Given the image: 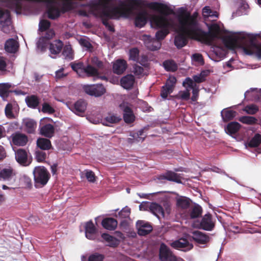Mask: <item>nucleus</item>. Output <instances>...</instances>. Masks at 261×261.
<instances>
[{
  "mask_svg": "<svg viewBox=\"0 0 261 261\" xmlns=\"http://www.w3.org/2000/svg\"><path fill=\"white\" fill-rule=\"evenodd\" d=\"M198 13L194 12L191 14L190 12H185L181 16L180 20L181 25L184 27L189 34H192L198 40H203L208 43H211L218 38L220 31L219 26L215 23L208 22V32H204L200 29L198 22Z\"/></svg>",
  "mask_w": 261,
  "mask_h": 261,
  "instance_id": "nucleus-1",
  "label": "nucleus"
},
{
  "mask_svg": "<svg viewBox=\"0 0 261 261\" xmlns=\"http://www.w3.org/2000/svg\"><path fill=\"white\" fill-rule=\"evenodd\" d=\"M150 7L160 13L159 15L153 14L150 16L151 26L161 29L155 34V39L160 41L169 34L170 30H173L175 29V20L173 17L170 16L174 12L167 5L159 3H151Z\"/></svg>",
  "mask_w": 261,
  "mask_h": 261,
  "instance_id": "nucleus-2",
  "label": "nucleus"
},
{
  "mask_svg": "<svg viewBox=\"0 0 261 261\" xmlns=\"http://www.w3.org/2000/svg\"><path fill=\"white\" fill-rule=\"evenodd\" d=\"M223 41L228 48L243 47L248 54L261 57V36L246 33H233L225 36Z\"/></svg>",
  "mask_w": 261,
  "mask_h": 261,
  "instance_id": "nucleus-3",
  "label": "nucleus"
},
{
  "mask_svg": "<svg viewBox=\"0 0 261 261\" xmlns=\"http://www.w3.org/2000/svg\"><path fill=\"white\" fill-rule=\"evenodd\" d=\"M99 9V14L102 18L103 24L111 32L114 31V28L107 20H106V18L117 19L120 16L126 17L132 12L131 8L129 5L121 4L118 7H112L106 3V0L100 2Z\"/></svg>",
  "mask_w": 261,
  "mask_h": 261,
  "instance_id": "nucleus-4",
  "label": "nucleus"
},
{
  "mask_svg": "<svg viewBox=\"0 0 261 261\" xmlns=\"http://www.w3.org/2000/svg\"><path fill=\"white\" fill-rule=\"evenodd\" d=\"M185 12H189L183 8L179 9L177 15L178 24L176 25L175 24V29H173L174 31L177 33V34L175 37L174 44L178 48H180L186 45L188 38L198 40V37H196V36L195 37L192 34H189L187 32V31L186 30V29L181 25L180 18L181 16Z\"/></svg>",
  "mask_w": 261,
  "mask_h": 261,
  "instance_id": "nucleus-5",
  "label": "nucleus"
},
{
  "mask_svg": "<svg viewBox=\"0 0 261 261\" xmlns=\"http://www.w3.org/2000/svg\"><path fill=\"white\" fill-rule=\"evenodd\" d=\"M70 65L72 69L81 77L93 76L96 78L99 77L98 69L91 65H88L85 67L83 62L75 61L71 62Z\"/></svg>",
  "mask_w": 261,
  "mask_h": 261,
  "instance_id": "nucleus-6",
  "label": "nucleus"
},
{
  "mask_svg": "<svg viewBox=\"0 0 261 261\" xmlns=\"http://www.w3.org/2000/svg\"><path fill=\"white\" fill-rule=\"evenodd\" d=\"M34 186L36 188L44 187L50 178L49 171L44 166L36 167L33 172Z\"/></svg>",
  "mask_w": 261,
  "mask_h": 261,
  "instance_id": "nucleus-7",
  "label": "nucleus"
},
{
  "mask_svg": "<svg viewBox=\"0 0 261 261\" xmlns=\"http://www.w3.org/2000/svg\"><path fill=\"white\" fill-rule=\"evenodd\" d=\"M0 27L2 31L5 33H9L12 30L10 13L7 10H0Z\"/></svg>",
  "mask_w": 261,
  "mask_h": 261,
  "instance_id": "nucleus-8",
  "label": "nucleus"
},
{
  "mask_svg": "<svg viewBox=\"0 0 261 261\" xmlns=\"http://www.w3.org/2000/svg\"><path fill=\"white\" fill-rule=\"evenodd\" d=\"M83 89L87 94L96 97L100 96L106 92L104 87L100 84L84 85Z\"/></svg>",
  "mask_w": 261,
  "mask_h": 261,
  "instance_id": "nucleus-9",
  "label": "nucleus"
},
{
  "mask_svg": "<svg viewBox=\"0 0 261 261\" xmlns=\"http://www.w3.org/2000/svg\"><path fill=\"white\" fill-rule=\"evenodd\" d=\"M215 226V221L213 220L212 215L210 213L204 215L200 223V228L206 231H211Z\"/></svg>",
  "mask_w": 261,
  "mask_h": 261,
  "instance_id": "nucleus-10",
  "label": "nucleus"
},
{
  "mask_svg": "<svg viewBox=\"0 0 261 261\" xmlns=\"http://www.w3.org/2000/svg\"><path fill=\"white\" fill-rule=\"evenodd\" d=\"M202 14L206 25H208V22L215 21L219 16L217 12L212 10L208 6H205L202 9Z\"/></svg>",
  "mask_w": 261,
  "mask_h": 261,
  "instance_id": "nucleus-11",
  "label": "nucleus"
},
{
  "mask_svg": "<svg viewBox=\"0 0 261 261\" xmlns=\"http://www.w3.org/2000/svg\"><path fill=\"white\" fill-rule=\"evenodd\" d=\"M176 82V78L173 76H170L166 81V85L163 87L161 93L163 98H167L168 95L172 92Z\"/></svg>",
  "mask_w": 261,
  "mask_h": 261,
  "instance_id": "nucleus-12",
  "label": "nucleus"
},
{
  "mask_svg": "<svg viewBox=\"0 0 261 261\" xmlns=\"http://www.w3.org/2000/svg\"><path fill=\"white\" fill-rule=\"evenodd\" d=\"M170 245L173 248L183 251L189 250L193 247V245L187 239L182 238L173 241Z\"/></svg>",
  "mask_w": 261,
  "mask_h": 261,
  "instance_id": "nucleus-13",
  "label": "nucleus"
},
{
  "mask_svg": "<svg viewBox=\"0 0 261 261\" xmlns=\"http://www.w3.org/2000/svg\"><path fill=\"white\" fill-rule=\"evenodd\" d=\"M136 227L138 233L140 236H146L152 230V226L148 222L143 220H138L136 223Z\"/></svg>",
  "mask_w": 261,
  "mask_h": 261,
  "instance_id": "nucleus-14",
  "label": "nucleus"
},
{
  "mask_svg": "<svg viewBox=\"0 0 261 261\" xmlns=\"http://www.w3.org/2000/svg\"><path fill=\"white\" fill-rule=\"evenodd\" d=\"M142 37L146 46L149 49L155 50L160 48L161 43L160 41L152 38L149 35H143Z\"/></svg>",
  "mask_w": 261,
  "mask_h": 261,
  "instance_id": "nucleus-15",
  "label": "nucleus"
},
{
  "mask_svg": "<svg viewBox=\"0 0 261 261\" xmlns=\"http://www.w3.org/2000/svg\"><path fill=\"white\" fill-rule=\"evenodd\" d=\"M119 107L123 112V118L125 122L129 123L134 121L135 120V116L128 104L123 102L120 105Z\"/></svg>",
  "mask_w": 261,
  "mask_h": 261,
  "instance_id": "nucleus-16",
  "label": "nucleus"
},
{
  "mask_svg": "<svg viewBox=\"0 0 261 261\" xmlns=\"http://www.w3.org/2000/svg\"><path fill=\"white\" fill-rule=\"evenodd\" d=\"M192 239L199 244H205L210 241V237L204 233L198 230L192 232Z\"/></svg>",
  "mask_w": 261,
  "mask_h": 261,
  "instance_id": "nucleus-17",
  "label": "nucleus"
},
{
  "mask_svg": "<svg viewBox=\"0 0 261 261\" xmlns=\"http://www.w3.org/2000/svg\"><path fill=\"white\" fill-rule=\"evenodd\" d=\"M181 178L180 174L172 171H167L165 173L160 175L159 177L160 179H166L178 184L181 183Z\"/></svg>",
  "mask_w": 261,
  "mask_h": 261,
  "instance_id": "nucleus-18",
  "label": "nucleus"
},
{
  "mask_svg": "<svg viewBox=\"0 0 261 261\" xmlns=\"http://www.w3.org/2000/svg\"><path fill=\"white\" fill-rule=\"evenodd\" d=\"M174 255L170 249L164 243H162L160 248L159 257L161 261H169L171 257Z\"/></svg>",
  "mask_w": 261,
  "mask_h": 261,
  "instance_id": "nucleus-19",
  "label": "nucleus"
},
{
  "mask_svg": "<svg viewBox=\"0 0 261 261\" xmlns=\"http://www.w3.org/2000/svg\"><path fill=\"white\" fill-rule=\"evenodd\" d=\"M55 34V32L53 30H47L45 35L39 38L37 43L38 48H40L41 51H43L47 44V40L53 38Z\"/></svg>",
  "mask_w": 261,
  "mask_h": 261,
  "instance_id": "nucleus-20",
  "label": "nucleus"
},
{
  "mask_svg": "<svg viewBox=\"0 0 261 261\" xmlns=\"http://www.w3.org/2000/svg\"><path fill=\"white\" fill-rule=\"evenodd\" d=\"M85 229L86 238L89 240L95 239L97 230L92 220L85 224Z\"/></svg>",
  "mask_w": 261,
  "mask_h": 261,
  "instance_id": "nucleus-21",
  "label": "nucleus"
},
{
  "mask_svg": "<svg viewBox=\"0 0 261 261\" xmlns=\"http://www.w3.org/2000/svg\"><path fill=\"white\" fill-rule=\"evenodd\" d=\"M202 211L201 206L198 204H195L189 208L187 215L191 219H195L201 216Z\"/></svg>",
  "mask_w": 261,
  "mask_h": 261,
  "instance_id": "nucleus-22",
  "label": "nucleus"
},
{
  "mask_svg": "<svg viewBox=\"0 0 261 261\" xmlns=\"http://www.w3.org/2000/svg\"><path fill=\"white\" fill-rule=\"evenodd\" d=\"M12 138L13 144L17 146H24L28 141L27 136L20 133L13 134Z\"/></svg>",
  "mask_w": 261,
  "mask_h": 261,
  "instance_id": "nucleus-23",
  "label": "nucleus"
},
{
  "mask_svg": "<svg viewBox=\"0 0 261 261\" xmlns=\"http://www.w3.org/2000/svg\"><path fill=\"white\" fill-rule=\"evenodd\" d=\"M22 126L28 133H34L37 127V123L33 119L25 118L23 120Z\"/></svg>",
  "mask_w": 261,
  "mask_h": 261,
  "instance_id": "nucleus-24",
  "label": "nucleus"
},
{
  "mask_svg": "<svg viewBox=\"0 0 261 261\" xmlns=\"http://www.w3.org/2000/svg\"><path fill=\"white\" fill-rule=\"evenodd\" d=\"M118 223L113 218H106L102 220L101 225L103 228L109 230H114L117 226Z\"/></svg>",
  "mask_w": 261,
  "mask_h": 261,
  "instance_id": "nucleus-25",
  "label": "nucleus"
},
{
  "mask_svg": "<svg viewBox=\"0 0 261 261\" xmlns=\"http://www.w3.org/2000/svg\"><path fill=\"white\" fill-rule=\"evenodd\" d=\"M191 200L187 197L180 196L176 199V206L183 210H187L190 206Z\"/></svg>",
  "mask_w": 261,
  "mask_h": 261,
  "instance_id": "nucleus-26",
  "label": "nucleus"
},
{
  "mask_svg": "<svg viewBox=\"0 0 261 261\" xmlns=\"http://www.w3.org/2000/svg\"><path fill=\"white\" fill-rule=\"evenodd\" d=\"M150 211L155 216L159 218L160 216H164V211L163 207L155 202L150 203L149 206Z\"/></svg>",
  "mask_w": 261,
  "mask_h": 261,
  "instance_id": "nucleus-27",
  "label": "nucleus"
},
{
  "mask_svg": "<svg viewBox=\"0 0 261 261\" xmlns=\"http://www.w3.org/2000/svg\"><path fill=\"white\" fill-rule=\"evenodd\" d=\"M127 66L126 62L123 60H118L114 63L113 71L117 74L122 73L126 69Z\"/></svg>",
  "mask_w": 261,
  "mask_h": 261,
  "instance_id": "nucleus-28",
  "label": "nucleus"
},
{
  "mask_svg": "<svg viewBox=\"0 0 261 261\" xmlns=\"http://www.w3.org/2000/svg\"><path fill=\"white\" fill-rule=\"evenodd\" d=\"M148 17V13L145 11L139 13L135 19L136 25L140 28L143 27L146 23Z\"/></svg>",
  "mask_w": 261,
  "mask_h": 261,
  "instance_id": "nucleus-29",
  "label": "nucleus"
},
{
  "mask_svg": "<svg viewBox=\"0 0 261 261\" xmlns=\"http://www.w3.org/2000/svg\"><path fill=\"white\" fill-rule=\"evenodd\" d=\"M63 44L60 40H55L50 44L49 51L52 55L59 54L62 48Z\"/></svg>",
  "mask_w": 261,
  "mask_h": 261,
  "instance_id": "nucleus-30",
  "label": "nucleus"
},
{
  "mask_svg": "<svg viewBox=\"0 0 261 261\" xmlns=\"http://www.w3.org/2000/svg\"><path fill=\"white\" fill-rule=\"evenodd\" d=\"M18 42L14 39H9L5 43V48L7 52L15 53L18 48Z\"/></svg>",
  "mask_w": 261,
  "mask_h": 261,
  "instance_id": "nucleus-31",
  "label": "nucleus"
},
{
  "mask_svg": "<svg viewBox=\"0 0 261 261\" xmlns=\"http://www.w3.org/2000/svg\"><path fill=\"white\" fill-rule=\"evenodd\" d=\"M135 82V78L133 75L128 74L123 77L120 81L121 85L125 89L131 88Z\"/></svg>",
  "mask_w": 261,
  "mask_h": 261,
  "instance_id": "nucleus-32",
  "label": "nucleus"
},
{
  "mask_svg": "<svg viewBox=\"0 0 261 261\" xmlns=\"http://www.w3.org/2000/svg\"><path fill=\"white\" fill-rule=\"evenodd\" d=\"M121 119L120 116L113 113H109L104 119L103 124L110 126L111 124L118 123Z\"/></svg>",
  "mask_w": 261,
  "mask_h": 261,
  "instance_id": "nucleus-33",
  "label": "nucleus"
},
{
  "mask_svg": "<svg viewBox=\"0 0 261 261\" xmlns=\"http://www.w3.org/2000/svg\"><path fill=\"white\" fill-rule=\"evenodd\" d=\"M102 238L105 240L106 241L109 243L108 246L111 247H116L119 245V241L116 238L108 234V233H102L101 234Z\"/></svg>",
  "mask_w": 261,
  "mask_h": 261,
  "instance_id": "nucleus-34",
  "label": "nucleus"
},
{
  "mask_svg": "<svg viewBox=\"0 0 261 261\" xmlns=\"http://www.w3.org/2000/svg\"><path fill=\"white\" fill-rule=\"evenodd\" d=\"M87 104L84 100H79L74 104V112L78 115L82 116L86 109Z\"/></svg>",
  "mask_w": 261,
  "mask_h": 261,
  "instance_id": "nucleus-35",
  "label": "nucleus"
},
{
  "mask_svg": "<svg viewBox=\"0 0 261 261\" xmlns=\"http://www.w3.org/2000/svg\"><path fill=\"white\" fill-rule=\"evenodd\" d=\"M54 130V127L50 124H46L40 128L41 134L42 135L48 138H50L53 136Z\"/></svg>",
  "mask_w": 261,
  "mask_h": 261,
  "instance_id": "nucleus-36",
  "label": "nucleus"
},
{
  "mask_svg": "<svg viewBox=\"0 0 261 261\" xmlns=\"http://www.w3.org/2000/svg\"><path fill=\"white\" fill-rule=\"evenodd\" d=\"M15 175L16 173L11 167L4 168L0 171V177L4 180H9Z\"/></svg>",
  "mask_w": 261,
  "mask_h": 261,
  "instance_id": "nucleus-37",
  "label": "nucleus"
},
{
  "mask_svg": "<svg viewBox=\"0 0 261 261\" xmlns=\"http://www.w3.org/2000/svg\"><path fill=\"white\" fill-rule=\"evenodd\" d=\"M241 125L237 122H231L228 123L225 130L229 135L236 134L240 129Z\"/></svg>",
  "mask_w": 261,
  "mask_h": 261,
  "instance_id": "nucleus-38",
  "label": "nucleus"
},
{
  "mask_svg": "<svg viewBox=\"0 0 261 261\" xmlns=\"http://www.w3.org/2000/svg\"><path fill=\"white\" fill-rule=\"evenodd\" d=\"M15 158L19 163H25L28 159L27 152L22 149H19L15 152Z\"/></svg>",
  "mask_w": 261,
  "mask_h": 261,
  "instance_id": "nucleus-39",
  "label": "nucleus"
},
{
  "mask_svg": "<svg viewBox=\"0 0 261 261\" xmlns=\"http://www.w3.org/2000/svg\"><path fill=\"white\" fill-rule=\"evenodd\" d=\"M236 112L226 109L221 111V116L224 121L227 122L232 120L236 116Z\"/></svg>",
  "mask_w": 261,
  "mask_h": 261,
  "instance_id": "nucleus-40",
  "label": "nucleus"
},
{
  "mask_svg": "<svg viewBox=\"0 0 261 261\" xmlns=\"http://www.w3.org/2000/svg\"><path fill=\"white\" fill-rule=\"evenodd\" d=\"M25 102L28 106L32 108H36L39 103V99L35 95L27 96L25 98Z\"/></svg>",
  "mask_w": 261,
  "mask_h": 261,
  "instance_id": "nucleus-41",
  "label": "nucleus"
},
{
  "mask_svg": "<svg viewBox=\"0 0 261 261\" xmlns=\"http://www.w3.org/2000/svg\"><path fill=\"white\" fill-rule=\"evenodd\" d=\"M11 85L9 83L0 84V96L4 99L6 98L11 90Z\"/></svg>",
  "mask_w": 261,
  "mask_h": 261,
  "instance_id": "nucleus-42",
  "label": "nucleus"
},
{
  "mask_svg": "<svg viewBox=\"0 0 261 261\" xmlns=\"http://www.w3.org/2000/svg\"><path fill=\"white\" fill-rule=\"evenodd\" d=\"M62 54L65 58L68 60L74 58V52L70 45H66L64 47Z\"/></svg>",
  "mask_w": 261,
  "mask_h": 261,
  "instance_id": "nucleus-43",
  "label": "nucleus"
},
{
  "mask_svg": "<svg viewBox=\"0 0 261 261\" xmlns=\"http://www.w3.org/2000/svg\"><path fill=\"white\" fill-rule=\"evenodd\" d=\"M261 143V136L259 134H255L248 142L246 144V146L250 147H256Z\"/></svg>",
  "mask_w": 261,
  "mask_h": 261,
  "instance_id": "nucleus-44",
  "label": "nucleus"
},
{
  "mask_svg": "<svg viewBox=\"0 0 261 261\" xmlns=\"http://www.w3.org/2000/svg\"><path fill=\"white\" fill-rule=\"evenodd\" d=\"M37 146L43 150L49 149L51 147L50 142L49 140L45 138H40L37 141Z\"/></svg>",
  "mask_w": 261,
  "mask_h": 261,
  "instance_id": "nucleus-45",
  "label": "nucleus"
},
{
  "mask_svg": "<svg viewBox=\"0 0 261 261\" xmlns=\"http://www.w3.org/2000/svg\"><path fill=\"white\" fill-rule=\"evenodd\" d=\"M165 69L168 71H175L177 69V64L172 60H166L163 63Z\"/></svg>",
  "mask_w": 261,
  "mask_h": 261,
  "instance_id": "nucleus-46",
  "label": "nucleus"
},
{
  "mask_svg": "<svg viewBox=\"0 0 261 261\" xmlns=\"http://www.w3.org/2000/svg\"><path fill=\"white\" fill-rule=\"evenodd\" d=\"M82 175H84L90 182H94L96 181V176L94 172L91 170H85L82 172Z\"/></svg>",
  "mask_w": 261,
  "mask_h": 261,
  "instance_id": "nucleus-47",
  "label": "nucleus"
},
{
  "mask_svg": "<svg viewBox=\"0 0 261 261\" xmlns=\"http://www.w3.org/2000/svg\"><path fill=\"white\" fill-rule=\"evenodd\" d=\"M259 110L258 107L255 105H250L246 106L244 109L243 111L246 113L250 115L255 114Z\"/></svg>",
  "mask_w": 261,
  "mask_h": 261,
  "instance_id": "nucleus-48",
  "label": "nucleus"
},
{
  "mask_svg": "<svg viewBox=\"0 0 261 261\" xmlns=\"http://www.w3.org/2000/svg\"><path fill=\"white\" fill-rule=\"evenodd\" d=\"M239 121L246 124H253L256 122L257 119L252 116H242L239 118Z\"/></svg>",
  "mask_w": 261,
  "mask_h": 261,
  "instance_id": "nucleus-49",
  "label": "nucleus"
},
{
  "mask_svg": "<svg viewBox=\"0 0 261 261\" xmlns=\"http://www.w3.org/2000/svg\"><path fill=\"white\" fill-rule=\"evenodd\" d=\"M105 259V255L98 253H94L89 255L88 258V261H103Z\"/></svg>",
  "mask_w": 261,
  "mask_h": 261,
  "instance_id": "nucleus-50",
  "label": "nucleus"
},
{
  "mask_svg": "<svg viewBox=\"0 0 261 261\" xmlns=\"http://www.w3.org/2000/svg\"><path fill=\"white\" fill-rule=\"evenodd\" d=\"M129 59L137 61L139 60V50L136 48H134L129 50Z\"/></svg>",
  "mask_w": 261,
  "mask_h": 261,
  "instance_id": "nucleus-51",
  "label": "nucleus"
},
{
  "mask_svg": "<svg viewBox=\"0 0 261 261\" xmlns=\"http://www.w3.org/2000/svg\"><path fill=\"white\" fill-rule=\"evenodd\" d=\"M50 22L47 20H41L39 24V30L40 32L46 31L50 27Z\"/></svg>",
  "mask_w": 261,
  "mask_h": 261,
  "instance_id": "nucleus-52",
  "label": "nucleus"
},
{
  "mask_svg": "<svg viewBox=\"0 0 261 261\" xmlns=\"http://www.w3.org/2000/svg\"><path fill=\"white\" fill-rule=\"evenodd\" d=\"M182 85L184 87L187 88H189L192 89L196 86L195 83L190 78H187L183 82Z\"/></svg>",
  "mask_w": 261,
  "mask_h": 261,
  "instance_id": "nucleus-53",
  "label": "nucleus"
},
{
  "mask_svg": "<svg viewBox=\"0 0 261 261\" xmlns=\"http://www.w3.org/2000/svg\"><path fill=\"white\" fill-rule=\"evenodd\" d=\"M130 213V210L127 207L123 208L118 214V215L122 218H126L129 217Z\"/></svg>",
  "mask_w": 261,
  "mask_h": 261,
  "instance_id": "nucleus-54",
  "label": "nucleus"
},
{
  "mask_svg": "<svg viewBox=\"0 0 261 261\" xmlns=\"http://www.w3.org/2000/svg\"><path fill=\"white\" fill-rule=\"evenodd\" d=\"M25 188L31 189L32 187V179L28 176L24 175L21 179Z\"/></svg>",
  "mask_w": 261,
  "mask_h": 261,
  "instance_id": "nucleus-55",
  "label": "nucleus"
},
{
  "mask_svg": "<svg viewBox=\"0 0 261 261\" xmlns=\"http://www.w3.org/2000/svg\"><path fill=\"white\" fill-rule=\"evenodd\" d=\"M36 159L38 162H43L45 161L46 153L42 151H37L35 153Z\"/></svg>",
  "mask_w": 261,
  "mask_h": 261,
  "instance_id": "nucleus-56",
  "label": "nucleus"
},
{
  "mask_svg": "<svg viewBox=\"0 0 261 261\" xmlns=\"http://www.w3.org/2000/svg\"><path fill=\"white\" fill-rule=\"evenodd\" d=\"M12 105L8 103L7 105L5 108V114L7 117L9 118H14V114L12 111Z\"/></svg>",
  "mask_w": 261,
  "mask_h": 261,
  "instance_id": "nucleus-57",
  "label": "nucleus"
},
{
  "mask_svg": "<svg viewBox=\"0 0 261 261\" xmlns=\"http://www.w3.org/2000/svg\"><path fill=\"white\" fill-rule=\"evenodd\" d=\"M143 68L138 65H135L133 67V72L136 75L138 76H142L143 74Z\"/></svg>",
  "mask_w": 261,
  "mask_h": 261,
  "instance_id": "nucleus-58",
  "label": "nucleus"
},
{
  "mask_svg": "<svg viewBox=\"0 0 261 261\" xmlns=\"http://www.w3.org/2000/svg\"><path fill=\"white\" fill-rule=\"evenodd\" d=\"M91 63L93 65L96 66L99 69H102L103 68V63L96 57H94L92 58Z\"/></svg>",
  "mask_w": 261,
  "mask_h": 261,
  "instance_id": "nucleus-59",
  "label": "nucleus"
},
{
  "mask_svg": "<svg viewBox=\"0 0 261 261\" xmlns=\"http://www.w3.org/2000/svg\"><path fill=\"white\" fill-rule=\"evenodd\" d=\"M42 111L44 113L52 114L55 112V110L49 104L44 103L42 106Z\"/></svg>",
  "mask_w": 261,
  "mask_h": 261,
  "instance_id": "nucleus-60",
  "label": "nucleus"
},
{
  "mask_svg": "<svg viewBox=\"0 0 261 261\" xmlns=\"http://www.w3.org/2000/svg\"><path fill=\"white\" fill-rule=\"evenodd\" d=\"M193 61L197 62L198 64L203 65L204 63L202 55L199 54H195L192 55Z\"/></svg>",
  "mask_w": 261,
  "mask_h": 261,
  "instance_id": "nucleus-61",
  "label": "nucleus"
},
{
  "mask_svg": "<svg viewBox=\"0 0 261 261\" xmlns=\"http://www.w3.org/2000/svg\"><path fill=\"white\" fill-rule=\"evenodd\" d=\"M190 93L189 92V90L188 89L186 91H180L178 93L179 97L183 100H187L189 99L190 97Z\"/></svg>",
  "mask_w": 261,
  "mask_h": 261,
  "instance_id": "nucleus-62",
  "label": "nucleus"
},
{
  "mask_svg": "<svg viewBox=\"0 0 261 261\" xmlns=\"http://www.w3.org/2000/svg\"><path fill=\"white\" fill-rule=\"evenodd\" d=\"M79 42L82 46L86 47L87 49H89L91 47V43L86 39L82 38L80 40Z\"/></svg>",
  "mask_w": 261,
  "mask_h": 261,
  "instance_id": "nucleus-63",
  "label": "nucleus"
},
{
  "mask_svg": "<svg viewBox=\"0 0 261 261\" xmlns=\"http://www.w3.org/2000/svg\"><path fill=\"white\" fill-rule=\"evenodd\" d=\"M198 92H199V89L198 87H197V86L192 88L193 95L191 97V99L192 101H195L197 100V98L198 97Z\"/></svg>",
  "mask_w": 261,
  "mask_h": 261,
  "instance_id": "nucleus-64",
  "label": "nucleus"
}]
</instances>
